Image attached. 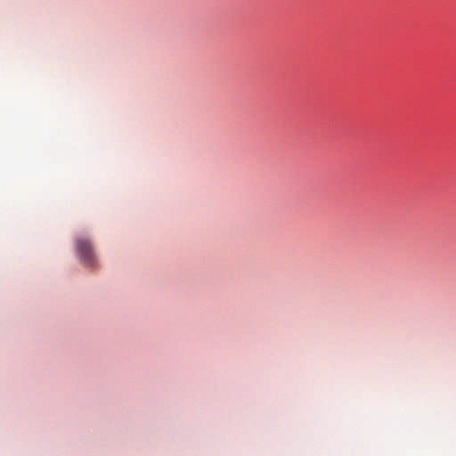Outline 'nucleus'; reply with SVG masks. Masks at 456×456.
Instances as JSON below:
<instances>
[{
  "instance_id": "obj_1",
  "label": "nucleus",
  "mask_w": 456,
  "mask_h": 456,
  "mask_svg": "<svg viewBox=\"0 0 456 456\" xmlns=\"http://www.w3.org/2000/svg\"><path fill=\"white\" fill-rule=\"evenodd\" d=\"M76 249L80 260L87 266H94L95 255L91 241L86 238L76 240Z\"/></svg>"
}]
</instances>
